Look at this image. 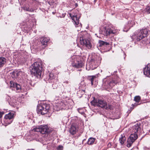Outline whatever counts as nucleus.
<instances>
[{
	"mask_svg": "<svg viewBox=\"0 0 150 150\" xmlns=\"http://www.w3.org/2000/svg\"><path fill=\"white\" fill-rule=\"evenodd\" d=\"M21 5H23L22 8L26 11L33 12L34 11V6L37 3L35 0H18Z\"/></svg>",
	"mask_w": 150,
	"mask_h": 150,
	"instance_id": "1",
	"label": "nucleus"
},
{
	"mask_svg": "<svg viewBox=\"0 0 150 150\" xmlns=\"http://www.w3.org/2000/svg\"><path fill=\"white\" fill-rule=\"evenodd\" d=\"M41 63L40 62H34L30 68V70L31 74L37 77H41L42 72V67Z\"/></svg>",
	"mask_w": 150,
	"mask_h": 150,
	"instance_id": "2",
	"label": "nucleus"
},
{
	"mask_svg": "<svg viewBox=\"0 0 150 150\" xmlns=\"http://www.w3.org/2000/svg\"><path fill=\"white\" fill-rule=\"evenodd\" d=\"M91 104L94 106H97L106 109H111L112 106L110 105H107V103L104 100H94L91 102Z\"/></svg>",
	"mask_w": 150,
	"mask_h": 150,
	"instance_id": "3",
	"label": "nucleus"
},
{
	"mask_svg": "<svg viewBox=\"0 0 150 150\" xmlns=\"http://www.w3.org/2000/svg\"><path fill=\"white\" fill-rule=\"evenodd\" d=\"M50 107L49 105L46 104L39 105L37 108V112L42 115L46 114L49 112Z\"/></svg>",
	"mask_w": 150,
	"mask_h": 150,
	"instance_id": "4",
	"label": "nucleus"
},
{
	"mask_svg": "<svg viewBox=\"0 0 150 150\" xmlns=\"http://www.w3.org/2000/svg\"><path fill=\"white\" fill-rule=\"evenodd\" d=\"M100 58L98 56L92 57L91 59L89 65L92 70L96 68L100 63Z\"/></svg>",
	"mask_w": 150,
	"mask_h": 150,
	"instance_id": "5",
	"label": "nucleus"
},
{
	"mask_svg": "<svg viewBox=\"0 0 150 150\" xmlns=\"http://www.w3.org/2000/svg\"><path fill=\"white\" fill-rule=\"evenodd\" d=\"M33 131L40 132L42 134H46L49 132V128L47 125L38 126L33 130Z\"/></svg>",
	"mask_w": 150,
	"mask_h": 150,
	"instance_id": "6",
	"label": "nucleus"
},
{
	"mask_svg": "<svg viewBox=\"0 0 150 150\" xmlns=\"http://www.w3.org/2000/svg\"><path fill=\"white\" fill-rule=\"evenodd\" d=\"M69 16L71 17L72 20L74 22V24L76 27H81L82 24L79 23V19L80 18V16L79 15H77L75 13L73 14L70 13Z\"/></svg>",
	"mask_w": 150,
	"mask_h": 150,
	"instance_id": "7",
	"label": "nucleus"
},
{
	"mask_svg": "<svg viewBox=\"0 0 150 150\" xmlns=\"http://www.w3.org/2000/svg\"><path fill=\"white\" fill-rule=\"evenodd\" d=\"M15 113V112L12 111L9 112L8 114L5 115L4 122L6 125L9 124L12 122Z\"/></svg>",
	"mask_w": 150,
	"mask_h": 150,
	"instance_id": "8",
	"label": "nucleus"
},
{
	"mask_svg": "<svg viewBox=\"0 0 150 150\" xmlns=\"http://www.w3.org/2000/svg\"><path fill=\"white\" fill-rule=\"evenodd\" d=\"M104 34L108 36L111 34H116L117 33V30L113 27H108V28H104L103 29Z\"/></svg>",
	"mask_w": 150,
	"mask_h": 150,
	"instance_id": "9",
	"label": "nucleus"
},
{
	"mask_svg": "<svg viewBox=\"0 0 150 150\" xmlns=\"http://www.w3.org/2000/svg\"><path fill=\"white\" fill-rule=\"evenodd\" d=\"M72 65L73 67L77 68L82 67V63L77 60L76 56H73L72 57Z\"/></svg>",
	"mask_w": 150,
	"mask_h": 150,
	"instance_id": "10",
	"label": "nucleus"
},
{
	"mask_svg": "<svg viewBox=\"0 0 150 150\" xmlns=\"http://www.w3.org/2000/svg\"><path fill=\"white\" fill-rule=\"evenodd\" d=\"M148 33V31L147 29H142L139 33L136 38V40L137 41H139L144 38L146 37Z\"/></svg>",
	"mask_w": 150,
	"mask_h": 150,
	"instance_id": "11",
	"label": "nucleus"
},
{
	"mask_svg": "<svg viewBox=\"0 0 150 150\" xmlns=\"http://www.w3.org/2000/svg\"><path fill=\"white\" fill-rule=\"evenodd\" d=\"M138 136L137 133L132 134L128 139L127 141V146L130 147L132 143L137 138Z\"/></svg>",
	"mask_w": 150,
	"mask_h": 150,
	"instance_id": "12",
	"label": "nucleus"
},
{
	"mask_svg": "<svg viewBox=\"0 0 150 150\" xmlns=\"http://www.w3.org/2000/svg\"><path fill=\"white\" fill-rule=\"evenodd\" d=\"M80 42L81 45L85 46L88 49H91L92 45L90 41L87 39H84L83 37L80 38Z\"/></svg>",
	"mask_w": 150,
	"mask_h": 150,
	"instance_id": "13",
	"label": "nucleus"
},
{
	"mask_svg": "<svg viewBox=\"0 0 150 150\" xmlns=\"http://www.w3.org/2000/svg\"><path fill=\"white\" fill-rule=\"evenodd\" d=\"M11 74H12V78H16L18 76H21L24 74V73L19 70H15L12 72Z\"/></svg>",
	"mask_w": 150,
	"mask_h": 150,
	"instance_id": "14",
	"label": "nucleus"
},
{
	"mask_svg": "<svg viewBox=\"0 0 150 150\" xmlns=\"http://www.w3.org/2000/svg\"><path fill=\"white\" fill-rule=\"evenodd\" d=\"M50 39L48 38L42 37L41 38V42L42 45V47L45 48L46 46L47 42L49 41Z\"/></svg>",
	"mask_w": 150,
	"mask_h": 150,
	"instance_id": "15",
	"label": "nucleus"
},
{
	"mask_svg": "<svg viewBox=\"0 0 150 150\" xmlns=\"http://www.w3.org/2000/svg\"><path fill=\"white\" fill-rule=\"evenodd\" d=\"M144 74L146 76L150 78V64L147 65L144 69Z\"/></svg>",
	"mask_w": 150,
	"mask_h": 150,
	"instance_id": "16",
	"label": "nucleus"
},
{
	"mask_svg": "<svg viewBox=\"0 0 150 150\" xmlns=\"http://www.w3.org/2000/svg\"><path fill=\"white\" fill-rule=\"evenodd\" d=\"M88 80L91 82V84H97L98 83L97 79L95 76H90Z\"/></svg>",
	"mask_w": 150,
	"mask_h": 150,
	"instance_id": "17",
	"label": "nucleus"
},
{
	"mask_svg": "<svg viewBox=\"0 0 150 150\" xmlns=\"http://www.w3.org/2000/svg\"><path fill=\"white\" fill-rule=\"evenodd\" d=\"M10 87L13 88L12 89L13 90H15L16 89V91H18V92L22 91L21 85H11Z\"/></svg>",
	"mask_w": 150,
	"mask_h": 150,
	"instance_id": "18",
	"label": "nucleus"
},
{
	"mask_svg": "<svg viewBox=\"0 0 150 150\" xmlns=\"http://www.w3.org/2000/svg\"><path fill=\"white\" fill-rule=\"evenodd\" d=\"M139 125L138 124H136L133 127V130L135 133H136L140 129L139 127Z\"/></svg>",
	"mask_w": 150,
	"mask_h": 150,
	"instance_id": "19",
	"label": "nucleus"
},
{
	"mask_svg": "<svg viewBox=\"0 0 150 150\" xmlns=\"http://www.w3.org/2000/svg\"><path fill=\"white\" fill-rule=\"evenodd\" d=\"M49 77V78L48 81L50 83H52V82L54 81V79H55L53 74L52 73H50Z\"/></svg>",
	"mask_w": 150,
	"mask_h": 150,
	"instance_id": "20",
	"label": "nucleus"
},
{
	"mask_svg": "<svg viewBox=\"0 0 150 150\" xmlns=\"http://www.w3.org/2000/svg\"><path fill=\"white\" fill-rule=\"evenodd\" d=\"M126 138L124 135L122 134L120 138L119 141L121 144H123L126 141Z\"/></svg>",
	"mask_w": 150,
	"mask_h": 150,
	"instance_id": "21",
	"label": "nucleus"
},
{
	"mask_svg": "<svg viewBox=\"0 0 150 150\" xmlns=\"http://www.w3.org/2000/svg\"><path fill=\"white\" fill-rule=\"evenodd\" d=\"M77 131L76 128L74 125H72L70 129V132L72 134H74Z\"/></svg>",
	"mask_w": 150,
	"mask_h": 150,
	"instance_id": "22",
	"label": "nucleus"
},
{
	"mask_svg": "<svg viewBox=\"0 0 150 150\" xmlns=\"http://www.w3.org/2000/svg\"><path fill=\"white\" fill-rule=\"evenodd\" d=\"M6 62V59L2 57H0V68L3 67Z\"/></svg>",
	"mask_w": 150,
	"mask_h": 150,
	"instance_id": "23",
	"label": "nucleus"
},
{
	"mask_svg": "<svg viewBox=\"0 0 150 150\" xmlns=\"http://www.w3.org/2000/svg\"><path fill=\"white\" fill-rule=\"evenodd\" d=\"M67 104V103L66 102L61 100L60 102L59 103V105L58 106L61 108H63L65 107Z\"/></svg>",
	"mask_w": 150,
	"mask_h": 150,
	"instance_id": "24",
	"label": "nucleus"
},
{
	"mask_svg": "<svg viewBox=\"0 0 150 150\" xmlns=\"http://www.w3.org/2000/svg\"><path fill=\"white\" fill-rule=\"evenodd\" d=\"M95 141V139L93 137L90 138L87 142V144L89 145H92L93 144Z\"/></svg>",
	"mask_w": 150,
	"mask_h": 150,
	"instance_id": "25",
	"label": "nucleus"
},
{
	"mask_svg": "<svg viewBox=\"0 0 150 150\" xmlns=\"http://www.w3.org/2000/svg\"><path fill=\"white\" fill-rule=\"evenodd\" d=\"M100 46H102L108 45H109V43L102 40H99V41Z\"/></svg>",
	"mask_w": 150,
	"mask_h": 150,
	"instance_id": "26",
	"label": "nucleus"
},
{
	"mask_svg": "<svg viewBox=\"0 0 150 150\" xmlns=\"http://www.w3.org/2000/svg\"><path fill=\"white\" fill-rule=\"evenodd\" d=\"M134 24L135 23L133 21H129L128 23V25L129 26L128 28L129 29H130L131 27H132Z\"/></svg>",
	"mask_w": 150,
	"mask_h": 150,
	"instance_id": "27",
	"label": "nucleus"
},
{
	"mask_svg": "<svg viewBox=\"0 0 150 150\" xmlns=\"http://www.w3.org/2000/svg\"><path fill=\"white\" fill-rule=\"evenodd\" d=\"M140 100V97L139 96H137L135 97L134 100L136 102H138Z\"/></svg>",
	"mask_w": 150,
	"mask_h": 150,
	"instance_id": "28",
	"label": "nucleus"
},
{
	"mask_svg": "<svg viewBox=\"0 0 150 150\" xmlns=\"http://www.w3.org/2000/svg\"><path fill=\"white\" fill-rule=\"evenodd\" d=\"M113 84V83H115V84H116L117 83L115 82V81H114L113 80H111L110 81H109L108 82V81L107 83H105V84Z\"/></svg>",
	"mask_w": 150,
	"mask_h": 150,
	"instance_id": "29",
	"label": "nucleus"
},
{
	"mask_svg": "<svg viewBox=\"0 0 150 150\" xmlns=\"http://www.w3.org/2000/svg\"><path fill=\"white\" fill-rule=\"evenodd\" d=\"M63 146L62 145H59L58 146L57 149L58 150H63Z\"/></svg>",
	"mask_w": 150,
	"mask_h": 150,
	"instance_id": "30",
	"label": "nucleus"
},
{
	"mask_svg": "<svg viewBox=\"0 0 150 150\" xmlns=\"http://www.w3.org/2000/svg\"><path fill=\"white\" fill-rule=\"evenodd\" d=\"M146 11L148 13H150V6H149L146 7Z\"/></svg>",
	"mask_w": 150,
	"mask_h": 150,
	"instance_id": "31",
	"label": "nucleus"
},
{
	"mask_svg": "<svg viewBox=\"0 0 150 150\" xmlns=\"http://www.w3.org/2000/svg\"><path fill=\"white\" fill-rule=\"evenodd\" d=\"M10 84H19L18 83H15V82H14L13 81H11L10 82Z\"/></svg>",
	"mask_w": 150,
	"mask_h": 150,
	"instance_id": "32",
	"label": "nucleus"
},
{
	"mask_svg": "<svg viewBox=\"0 0 150 150\" xmlns=\"http://www.w3.org/2000/svg\"><path fill=\"white\" fill-rule=\"evenodd\" d=\"M4 113L3 112L0 111V122L1 121V118Z\"/></svg>",
	"mask_w": 150,
	"mask_h": 150,
	"instance_id": "33",
	"label": "nucleus"
},
{
	"mask_svg": "<svg viewBox=\"0 0 150 150\" xmlns=\"http://www.w3.org/2000/svg\"><path fill=\"white\" fill-rule=\"evenodd\" d=\"M66 13H62V14L61 15H59V16H57L60 18H63L64 17Z\"/></svg>",
	"mask_w": 150,
	"mask_h": 150,
	"instance_id": "34",
	"label": "nucleus"
},
{
	"mask_svg": "<svg viewBox=\"0 0 150 150\" xmlns=\"http://www.w3.org/2000/svg\"><path fill=\"white\" fill-rule=\"evenodd\" d=\"M64 83L66 84H68L69 83V82L68 81H66L65 82H64Z\"/></svg>",
	"mask_w": 150,
	"mask_h": 150,
	"instance_id": "35",
	"label": "nucleus"
},
{
	"mask_svg": "<svg viewBox=\"0 0 150 150\" xmlns=\"http://www.w3.org/2000/svg\"><path fill=\"white\" fill-rule=\"evenodd\" d=\"M106 79H104L103 81H106Z\"/></svg>",
	"mask_w": 150,
	"mask_h": 150,
	"instance_id": "36",
	"label": "nucleus"
},
{
	"mask_svg": "<svg viewBox=\"0 0 150 150\" xmlns=\"http://www.w3.org/2000/svg\"><path fill=\"white\" fill-rule=\"evenodd\" d=\"M24 62H25V61H22V63H24Z\"/></svg>",
	"mask_w": 150,
	"mask_h": 150,
	"instance_id": "37",
	"label": "nucleus"
},
{
	"mask_svg": "<svg viewBox=\"0 0 150 150\" xmlns=\"http://www.w3.org/2000/svg\"><path fill=\"white\" fill-rule=\"evenodd\" d=\"M52 13H53V14H55V13H54V12H52Z\"/></svg>",
	"mask_w": 150,
	"mask_h": 150,
	"instance_id": "38",
	"label": "nucleus"
},
{
	"mask_svg": "<svg viewBox=\"0 0 150 150\" xmlns=\"http://www.w3.org/2000/svg\"><path fill=\"white\" fill-rule=\"evenodd\" d=\"M109 144H110L109 143L108 144V145H109Z\"/></svg>",
	"mask_w": 150,
	"mask_h": 150,
	"instance_id": "39",
	"label": "nucleus"
}]
</instances>
